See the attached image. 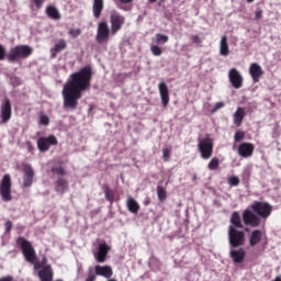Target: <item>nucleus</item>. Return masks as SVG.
Here are the masks:
<instances>
[{"mask_svg":"<svg viewBox=\"0 0 281 281\" xmlns=\"http://www.w3.org/2000/svg\"><path fill=\"white\" fill-rule=\"evenodd\" d=\"M91 80H93V67L90 65L70 75L61 91L64 109L67 111H76L78 109V100L82 98L85 91L91 89Z\"/></svg>","mask_w":281,"mask_h":281,"instance_id":"f257e3e1","label":"nucleus"},{"mask_svg":"<svg viewBox=\"0 0 281 281\" xmlns=\"http://www.w3.org/2000/svg\"><path fill=\"white\" fill-rule=\"evenodd\" d=\"M111 29L106 21H101L98 23L95 42L99 45L103 43H109L110 36H115L122 30L124 23H126V18L117 13L116 11L111 12L110 14Z\"/></svg>","mask_w":281,"mask_h":281,"instance_id":"f03ea898","label":"nucleus"},{"mask_svg":"<svg viewBox=\"0 0 281 281\" xmlns=\"http://www.w3.org/2000/svg\"><path fill=\"white\" fill-rule=\"evenodd\" d=\"M15 243L22 250L26 262H30V265H34L35 271H38V269L42 270L44 268L43 263L36 260V250H34V246H32V243H30V240L25 239V237H18Z\"/></svg>","mask_w":281,"mask_h":281,"instance_id":"7ed1b4c3","label":"nucleus"},{"mask_svg":"<svg viewBox=\"0 0 281 281\" xmlns=\"http://www.w3.org/2000/svg\"><path fill=\"white\" fill-rule=\"evenodd\" d=\"M32 47L29 45H18L10 49L7 55V59L9 63H16V60H25V58H30L32 54Z\"/></svg>","mask_w":281,"mask_h":281,"instance_id":"20e7f679","label":"nucleus"},{"mask_svg":"<svg viewBox=\"0 0 281 281\" xmlns=\"http://www.w3.org/2000/svg\"><path fill=\"white\" fill-rule=\"evenodd\" d=\"M198 150L202 159H212V155H214V139L210 134H206L204 138L199 139Z\"/></svg>","mask_w":281,"mask_h":281,"instance_id":"39448f33","label":"nucleus"},{"mask_svg":"<svg viewBox=\"0 0 281 281\" xmlns=\"http://www.w3.org/2000/svg\"><path fill=\"white\" fill-rule=\"evenodd\" d=\"M247 238L245 237V231L234 228V226L228 227V243L233 249H238V247H244Z\"/></svg>","mask_w":281,"mask_h":281,"instance_id":"423d86ee","label":"nucleus"},{"mask_svg":"<svg viewBox=\"0 0 281 281\" xmlns=\"http://www.w3.org/2000/svg\"><path fill=\"white\" fill-rule=\"evenodd\" d=\"M0 196L4 203L12 201V178L9 173L4 175L0 181Z\"/></svg>","mask_w":281,"mask_h":281,"instance_id":"0eeeda50","label":"nucleus"},{"mask_svg":"<svg viewBox=\"0 0 281 281\" xmlns=\"http://www.w3.org/2000/svg\"><path fill=\"white\" fill-rule=\"evenodd\" d=\"M250 207L259 218H269L271 216V212H273V206H271L269 202L257 201L252 203Z\"/></svg>","mask_w":281,"mask_h":281,"instance_id":"6e6552de","label":"nucleus"},{"mask_svg":"<svg viewBox=\"0 0 281 281\" xmlns=\"http://www.w3.org/2000/svg\"><path fill=\"white\" fill-rule=\"evenodd\" d=\"M12 120V101L5 97L0 104V124H8Z\"/></svg>","mask_w":281,"mask_h":281,"instance_id":"1a4fd4ad","label":"nucleus"},{"mask_svg":"<svg viewBox=\"0 0 281 281\" xmlns=\"http://www.w3.org/2000/svg\"><path fill=\"white\" fill-rule=\"evenodd\" d=\"M241 218H243V223L249 227H260V223H261L260 216L256 214V212L249 209H246L243 212Z\"/></svg>","mask_w":281,"mask_h":281,"instance_id":"9d476101","label":"nucleus"},{"mask_svg":"<svg viewBox=\"0 0 281 281\" xmlns=\"http://www.w3.org/2000/svg\"><path fill=\"white\" fill-rule=\"evenodd\" d=\"M50 146H58V138L53 134L49 136H42L37 139V149L40 153H47Z\"/></svg>","mask_w":281,"mask_h":281,"instance_id":"9b49d317","label":"nucleus"},{"mask_svg":"<svg viewBox=\"0 0 281 281\" xmlns=\"http://www.w3.org/2000/svg\"><path fill=\"white\" fill-rule=\"evenodd\" d=\"M228 80L234 89H240L243 87V75L236 68H232L228 71Z\"/></svg>","mask_w":281,"mask_h":281,"instance_id":"f8f14e48","label":"nucleus"},{"mask_svg":"<svg viewBox=\"0 0 281 281\" xmlns=\"http://www.w3.org/2000/svg\"><path fill=\"white\" fill-rule=\"evenodd\" d=\"M254 150H256V146L252 143H240L237 147V153L239 157L247 159L252 157Z\"/></svg>","mask_w":281,"mask_h":281,"instance_id":"ddd939ff","label":"nucleus"},{"mask_svg":"<svg viewBox=\"0 0 281 281\" xmlns=\"http://www.w3.org/2000/svg\"><path fill=\"white\" fill-rule=\"evenodd\" d=\"M109 251H111V246H109L106 241L103 240L101 244H99L98 251L94 254L97 262H106Z\"/></svg>","mask_w":281,"mask_h":281,"instance_id":"4468645a","label":"nucleus"},{"mask_svg":"<svg viewBox=\"0 0 281 281\" xmlns=\"http://www.w3.org/2000/svg\"><path fill=\"white\" fill-rule=\"evenodd\" d=\"M249 74L252 78V82L256 85L260 82V78H262L265 71L262 70V67L258 63H252L249 66Z\"/></svg>","mask_w":281,"mask_h":281,"instance_id":"2eb2a0df","label":"nucleus"},{"mask_svg":"<svg viewBox=\"0 0 281 281\" xmlns=\"http://www.w3.org/2000/svg\"><path fill=\"white\" fill-rule=\"evenodd\" d=\"M246 256L247 252L245 251V248L231 249L229 251V257L235 265H243V262H245Z\"/></svg>","mask_w":281,"mask_h":281,"instance_id":"dca6fc26","label":"nucleus"},{"mask_svg":"<svg viewBox=\"0 0 281 281\" xmlns=\"http://www.w3.org/2000/svg\"><path fill=\"white\" fill-rule=\"evenodd\" d=\"M159 93H160V99L162 102V106H168L170 104V91L168 90V85L166 82L161 81L158 85Z\"/></svg>","mask_w":281,"mask_h":281,"instance_id":"f3484780","label":"nucleus"},{"mask_svg":"<svg viewBox=\"0 0 281 281\" xmlns=\"http://www.w3.org/2000/svg\"><path fill=\"white\" fill-rule=\"evenodd\" d=\"M32 183H34V169L32 166L26 165L24 167L23 186L24 188H32Z\"/></svg>","mask_w":281,"mask_h":281,"instance_id":"a211bd4d","label":"nucleus"},{"mask_svg":"<svg viewBox=\"0 0 281 281\" xmlns=\"http://www.w3.org/2000/svg\"><path fill=\"white\" fill-rule=\"evenodd\" d=\"M94 273L95 276H101L102 278H105L106 280L111 279L113 277V268L111 266H95L94 267Z\"/></svg>","mask_w":281,"mask_h":281,"instance_id":"6ab92c4d","label":"nucleus"},{"mask_svg":"<svg viewBox=\"0 0 281 281\" xmlns=\"http://www.w3.org/2000/svg\"><path fill=\"white\" fill-rule=\"evenodd\" d=\"M40 281H54V269L52 266H45L37 272Z\"/></svg>","mask_w":281,"mask_h":281,"instance_id":"aec40b11","label":"nucleus"},{"mask_svg":"<svg viewBox=\"0 0 281 281\" xmlns=\"http://www.w3.org/2000/svg\"><path fill=\"white\" fill-rule=\"evenodd\" d=\"M228 227H234V229H244L243 220L240 218V213L234 211L231 215V225Z\"/></svg>","mask_w":281,"mask_h":281,"instance_id":"412c9836","label":"nucleus"},{"mask_svg":"<svg viewBox=\"0 0 281 281\" xmlns=\"http://www.w3.org/2000/svg\"><path fill=\"white\" fill-rule=\"evenodd\" d=\"M63 49H67V41L59 40L53 48H50V58H56Z\"/></svg>","mask_w":281,"mask_h":281,"instance_id":"4be33fe9","label":"nucleus"},{"mask_svg":"<svg viewBox=\"0 0 281 281\" xmlns=\"http://www.w3.org/2000/svg\"><path fill=\"white\" fill-rule=\"evenodd\" d=\"M245 115L247 113L245 112V108H237L236 112L233 114V122L235 126H241L243 125V120H245Z\"/></svg>","mask_w":281,"mask_h":281,"instance_id":"5701e85b","label":"nucleus"},{"mask_svg":"<svg viewBox=\"0 0 281 281\" xmlns=\"http://www.w3.org/2000/svg\"><path fill=\"white\" fill-rule=\"evenodd\" d=\"M259 243H262V231L255 229L249 235V246L256 247V245H259Z\"/></svg>","mask_w":281,"mask_h":281,"instance_id":"b1692460","label":"nucleus"},{"mask_svg":"<svg viewBox=\"0 0 281 281\" xmlns=\"http://www.w3.org/2000/svg\"><path fill=\"white\" fill-rule=\"evenodd\" d=\"M69 188V182L64 178H58L55 182V192L58 194H65Z\"/></svg>","mask_w":281,"mask_h":281,"instance_id":"393cba45","label":"nucleus"},{"mask_svg":"<svg viewBox=\"0 0 281 281\" xmlns=\"http://www.w3.org/2000/svg\"><path fill=\"white\" fill-rule=\"evenodd\" d=\"M46 15L53 21H60L61 19L60 11L54 4L46 7Z\"/></svg>","mask_w":281,"mask_h":281,"instance_id":"a878e982","label":"nucleus"},{"mask_svg":"<svg viewBox=\"0 0 281 281\" xmlns=\"http://www.w3.org/2000/svg\"><path fill=\"white\" fill-rule=\"evenodd\" d=\"M102 10H104V0H93L92 12L94 19L102 16Z\"/></svg>","mask_w":281,"mask_h":281,"instance_id":"bb28decb","label":"nucleus"},{"mask_svg":"<svg viewBox=\"0 0 281 281\" xmlns=\"http://www.w3.org/2000/svg\"><path fill=\"white\" fill-rule=\"evenodd\" d=\"M221 56H229V44L227 43V35L222 36L220 42Z\"/></svg>","mask_w":281,"mask_h":281,"instance_id":"cd10ccee","label":"nucleus"},{"mask_svg":"<svg viewBox=\"0 0 281 281\" xmlns=\"http://www.w3.org/2000/svg\"><path fill=\"white\" fill-rule=\"evenodd\" d=\"M127 210L132 214H137L139 212V203L133 198L127 199Z\"/></svg>","mask_w":281,"mask_h":281,"instance_id":"c85d7f7f","label":"nucleus"},{"mask_svg":"<svg viewBox=\"0 0 281 281\" xmlns=\"http://www.w3.org/2000/svg\"><path fill=\"white\" fill-rule=\"evenodd\" d=\"M103 192L105 194V201L113 203V199H115V193H113V190H111V188H109V186H104Z\"/></svg>","mask_w":281,"mask_h":281,"instance_id":"c756f323","label":"nucleus"},{"mask_svg":"<svg viewBox=\"0 0 281 281\" xmlns=\"http://www.w3.org/2000/svg\"><path fill=\"white\" fill-rule=\"evenodd\" d=\"M218 166H221V159H218V157H213L209 165H207V168L210 170H216L218 168Z\"/></svg>","mask_w":281,"mask_h":281,"instance_id":"7c9ffc66","label":"nucleus"},{"mask_svg":"<svg viewBox=\"0 0 281 281\" xmlns=\"http://www.w3.org/2000/svg\"><path fill=\"white\" fill-rule=\"evenodd\" d=\"M157 194H158V199H159L160 203H164V201H166V199H167L166 189L161 186H158Z\"/></svg>","mask_w":281,"mask_h":281,"instance_id":"2f4dec72","label":"nucleus"},{"mask_svg":"<svg viewBox=\"0 0 281 281\" xmlns=\"http://www.w3.org/2000/svg\"><path fill=\"white\" fill-rule=\"evenodd\" d=\"M168 41H169L168 35H164L161 33L156 34L157 45H166V43H168Z\"/></svg>","mask_w":281,"mask_h":281,"instance_id":"473e14b6","label":"nucleus"},{"mask_svg":"<svg viewBox=\"0 0 281 281\" xmlns=\"http://www.w3.org/2000/svg\"><path fill=\"white\" fill-rule=\"evenodd\" d=\"M68 34L72 38H78L80 36V34H82V30H80V29H71V30H69Z\"/></svg>","mask_w":281,"mask_h":281,"instance_id":"72a5a7b5","label":"nucleus"},{"mask_svg":"<svg viewBox=\"0 0 281 281\" xmlns=\"http://www.w3.org/2000/svg\"><path fill=\"white\" fill-rule=\"evenodd\" d=\"M150 52L154 56H161V54H162L161 47H159L157 45H151Z\"/></svg>","mask_w":281,"mask_h":281,"instance_id":"f704fd0d","label":"nucleus"},{"mask_svg":"<svg viewBox=\"0 0 281 281\" xmlns=\"http://www.w3.org/2000/svg\"><path fill=\"white\" fill-rule=\"evenodd\" d=\"M243 139H245V132L243 131L235 132L234 140L238 143V142H243Z\"/></svg>","mask_w":281,"mask_h":281,"instance_id":"c9c22d12","label":"nucleus"},{"mask_svg":"<svg viewBox=\"0 0 281 281\" xmlns=\"http://www.w3.org/2000/svg\"><path fill=\"white\" fill-rule=\"evenodd\" d=\"M228 183L229 186H233V187L240 186V179L236 176H232L231 178H228Z\"/></svg>","mask_w":281,"mask_h":281,"instance_id":"e433bc0d","label":"nucleus"},{"mask_svg":"<svg viewBox=\"0 0 281 281\" xmlns=\"http://www.w3.org/2000/svg\"><path fill=\"white\" fill-rule=\"evenodd\" d=\"M95 278H98V274H95L93 268H89L86 281H95Z\"/></svg>","mask_w":281,"mask_h":281,"instance_id":"4c0bfd02","label":"nucleus"},{"mask_svg":"<svg viewBox=\"0 0 281 281\" xmlns=\"http://www.w3.org/2000/svg\"><path fill=\"white\" fill-rule=\"evenodd\" d=\"M40 124H42V126H49V116L45 114L41 115Z\"/></svg>","mask_w":281,"mask_h":281,"instance_id":"58836bf2","label":"nucleus"},{"mask_svg":"<svg viewBox=\"0 0 281 281\" xmlns=\"http://www.w3.org/2000/svg\"><path fill=\"white\" fill-rule=\"evenodd\" d=\"M50 171L53 172V175H59L60 177L65 175V168L63 167H53Z\"/></svg>","mask_w":281,"mask_h":281,"instance_id":"ea45409f","label":"nucleus"},{"mask_svg":"<svg viewBox=\"0 0 281 281\" xmlns=\"http://www.w3.org/2000/svg\"><path fill=\"white\" fill-rule=\"evenodd\" d=\"M162 159L164 161H170V149L167 147L162 149Z\"/></svg>","mask_w":281,"mask_h":281,"instance_id":"a19ab883","label":"nucleus"},{"mask_svg":"<svg viewBox=\"0 0 281 281\" xmlns=\"http://www.w3.org/2000/svg\"><path fill=\"white\" fill-rule=\"evenodd\" d=\"M31 3H34L35 8L41 10V8H43L45 4V0H31Z\"/></svg>","mask_w":281,"mask_h":281,"instance_id":"79ce46f5","label":"nucleus"},{"mask_svg":"<svg viewBox=\"0 0 281 281\" xmlns=\"http://www.w3.org/2000/svg\"><path fill=\"white\" fill-rule=\"evenodd\" d=\"M12 227H14L12 221H7L4 223L5 234H10V232H12Z\"/></svg>","mask_w":281,"mask_h":281,"instance_id":"37998d69","label":"nucleus"},{"mask_svg":"<svg viewBox=\"0 0 281 281\" xmlns=\"http://www.w3.org/2000/svg\"><path fill=\"white\" fill-rule=\"evenodd\" d=\"M5 47L0 44V60H5Z\"/></svg>","mask_w":281,"mask_h":281,"instance_id":"c03bdc74","label":"nucleus"},{"mask_svg":"<svg viewBox=\"0 0 281 281\" xmlns=\"http://www.w3.org/2000/svg\"><path fill=\"white\" fill-rule=\"evenodd\" d=\"M255 19L256 21H260V19H262V9H257L255 11Z\"/></svg>","mask_w":281,"mask_h":281,"instance_id":"a18cd8bd","label":"nucleus"},{"mask_svg":"<svg viewBox=\"0 0 281 281\" xmlns=\"http://www.w3.org/2000/svg\"><path fill=\"white\" fill-rule=\"evenodd\" d=\"M26 148H27V153H34V145L31 143V140H26Z\"/></svg>","mask_w":281,"mask_h":281,"instance_id":"49530a36","label":"nucleus"},{"mask_svg":"<svg viewBox=\"0 0 281 281\" xmlns=\"http://www.w3.org/2000/svg\"><path fill=\"white\" fill-rule=\"evenodd\" d=\"M191 41L196 45H201V37H199V35H192Z\"/></svg>","mask_w":281,"mask_h":281,"instance_id":"de8ad7c7","label":"nucleus"},{"mask_svg":"<svg viewBox=\"0 0 281 281\" xmlns=\"http://www.w3.org/2000/svg\"><path fill=\"white\" fill-rule=\"evenodd\" d=\"M223 106H225V103H224V102H217V103L215 104L214 111H218V109H223Z\"/></svg>","mask_w":281,"mask_h":281,"instance_id":"09e8293b","label":"nucleus"},{"mask_svg":"<svg viewBox=\"0 0 281 281\" xmlns=\"http://www.w3.org/2000/svg\"><path fill=\"white\" fill-rule=\"evenodd\" d=\"M0 281H14V277L12 276L2 277Z\"/></svg>","mask_w":281,"mask_h":281,"instance_id":"8fccbe9b","label":"nucleus"},{"mask_svg":"<svg viewBox=\"0 0 281 281\" xmlns=\"http://www.w3.org/2000/svg\"><path fill=\"white\" fill-rule=\"evenodd\" d=\"M120 3H123L124 5L128 4V3H133V1L135 0H119Z\"/></svg>","mask_w":281,"mask_h":281,"instance_id":"3c124183","label":"nucleus"},{"mask_svg":"<svg viewBox=\"0 0 281 281\" xmlns=\"http://www.w3.org/2000/svg\"><path fill=\"white\" fill-rule=\"evenodd\" d=\"M40 262H42V265H43L44 267H47V266H48V265H47V257H43Z\"/></svg>","mask_w":281,"mask_h":281,"instance_id":"603ef678","label":"nucleus"},{"mask_svg":"<svg viewBox=\"0 0 281 281\" xmlns=\"http://www.w3.org/2000/svg\"><path fill=\"white\" fill-rule=\"evenodd\" d=\"M144 205H150V200L147 199V200L144 202Z\"/></svg>","mask_w":281,"mask_h":281,"instance_id":"864d4df0","label":"nucleus"},{"mask_svg":"<svg viewBox=\"0 0 281 281\" xmlns=\"http://www.w3.org/2000/svg\"><path fill=\"white\" fill-rule=\"evenodd\" d=\"M149 3H157V0H148Z\"/></svg>","mask_w":281,"mask_h":281,"instance_id":"5fc2aeb1","label":"nucleus"},{"mask_svg":"<svg viewBox=\"0 0 281 281\" xmlns=\"http://www.w3.org/2000/svg\"><path fill=\"white\" fill-rule=\"evenodd\" d=\"M247 3H254L255 0H246Z\"/></svg>","mask_w":281,"mask_h":281,"instance_id":"6e6d98bb","label":"nucleus"}]
</instances>
